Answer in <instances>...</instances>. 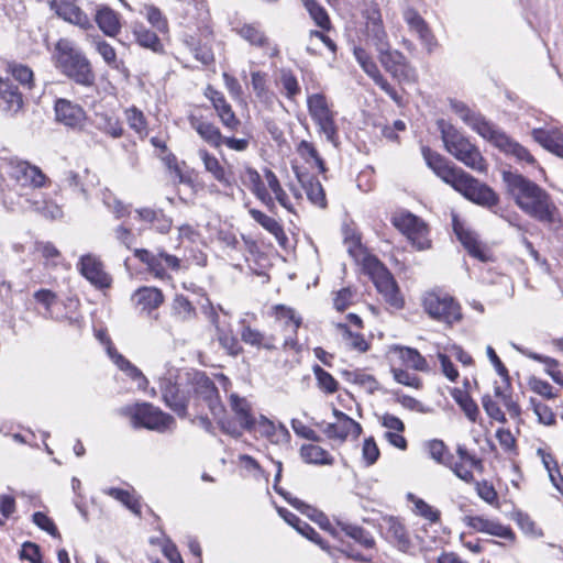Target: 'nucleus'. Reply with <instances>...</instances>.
I'll return each mask as SVG.
<instances>
[{"label":"nucleus","mask_w":563,"mask_h":563,"mask_svg":"<svg viewBox=\"0 0 563 563\" xmlns=\"http://www.w3.org/2000/svg\"><path fill=\"white\" fill-rule=\"evenodd\" d=\"M503 180L508 195L530 218L558 230L562 225L560 210L550 194L521 174L505 170Z\"/></svg>","instance_id":"f257e3e1"},{"label":"nucleus","mask_w":563,"mask_h":563,"mask_svg":"<svg viewBox=\"0 0 563 563\" xmlns=\"http://www.w3.org/2000/svg\"><path fill=\"white\" fill-rule=\"evenodd\" d=\"M445 150L468 168L485 173L487 163L476 145L443 119L437 121Z\"/></svg>","instance_id":"f03ea898"},{"label":"nucleus","mask_w":563,"mask_h":563,"mask_svg":"<svg viewBox=\"0 0 563 563\" xmlns=\"http://www.w3.org/2000/svg\"><path fill=\"white\" fill-rule=\"evenodd\" d=\"M56 66L65 76L78 85L85 87L95 85L96 75L90 62L69 40L60 38L57 42Z\"/></svg>","instance_id":"7ed1b4c3"},{"label":"nucleus","mask_w":563,"mask_h":563,"mask_svg":"<svg viewBox=\"0 0 563 563\" xmlns=\"http://www.w3.org/2000/svg\"><path fill=\"white\" fill-rule=\"evenodd\" d=\"M120 413L129 417L135 429L145 428L148 430L165 432L175 427V419L169 413L162 411L150 402H137L120 409Z\"/></svg>","instance_id":"20e7f679"},{"label":"nucleus","mask_w":563,"mask_h":563,"mask_svg":"<svg viewBox=\"0 0 563 563\" xmlns=\"http://www.w3.org/2000/svg\"><path fill=\"white\" fill-rule=\"evenodd\" d=\"M187 386L190 388L191 402L196 409L203 402L212 416L220 417L223 413L224 407L220 400L218 388L205 372H187Z\"/></svg>","instance_id":"39448f33"},{"label":"nucleus","mask_w":563,"mask_h":563,"mask_svg":"<svg viewBox=\"0 0 563 563\" xmlns=\"http://www.w3.org/2000/svg\"><path fill=\"white\" fill-rule=\"evenodd\" d=\"M450 186L473 203L496 213L495 208L499 203L498 194L465 170L462 169Z\"/></svg>","instance_id":"423d86ee"},{"label":"nucleus","mask_w":563,"mask_h":563,"mask_svg":"<svg viewBox=\"0 0 563 563\" xmlns=\"http://www.w3.org/2000/svg\"><path fill=\"white\" fill-rule=\"evenodd\" d=\"M159 389L165 405L178 417L185 418L191 402L190 388L187 386V372L177 380H173L170 376L161 378Z\"/></svg>","instance_id":"0eeeda50"},{"label":"nucleus","mask_w":563,"mask_h":563,"mask_svg":"<svg viewBox=\"0 0 563 563\" xmlns=\"http://www.w3.org/2000/svg\"><path fill=\"white\" fill-rule=\"evenodd\" d=\"M307 107L311 119L319 128V132L324 134L330 143L336 145L339 136L334 121L335 113L330 108L325 96L322 93L309 96Z\"/></svg>","instance_id":"6e6552de"},{"label":"nucleus","mask_w":563,"mask_h":563,"mask_svg":"<svg viewBox=\"0 0 563 563\" xmlns=\"http://www.w3.org/2000/svg\"><path fill=\"white\" fill-rule=\"evenodd\" d=\"M366 267L376 289L384 297L386 302L394 308H402L404 300L400 296L399 288L388 269L376 258H368Z\"/></svg>","instance_id":"1a4fd4ad"},{"label":"nucleus","mask_w":563,"mask_h":563,"mask_svg":"<svg viewBox=\"0 0 563 563\" xmlns=\"http://www.w3.org/2000/svg\"><path fill=\"white\" fill-rule=\"evenodd\" d=\"M423 308L426 312L434 320L449 324L462 319L461 307L448 294L431 291L423 297Z\"/></svg>","instance_id":"9d476101"},{"label":"nucleus","mask_w":563,"mask_h":563,"mask_svg":"<svg viewBox=\"0 0 563 563\" xmlns=\"http://www.w3.org/2000/svg\"><path fill=\"white\" fill-rule=\"evenodd\" d=\"M8 176L21 196L27 195L29 189L43 187L47 180L38 167L22 161L10 162Z\"/></svg>","instance_id":"9b49d317"},{"label":"nucleus","mask_w":563,"mask_h":563,"mask_svg":"<svg viewBox=\"0 0 563 563\" xmlns=\"http://www.w3.org/2000/svg\"><path fill=\"white\" fill-rule=\"evenodd\" d=\"M394 225L399 229L411 241L418 251L430 249L431 241L428 238L427 224L410 212L400 213L393 218Z\"/></svg>","instance_id":"f8f14e48"},{"label":"nucleus","mask_w":563,"mask_h":563,"mask_svg":"<svg viewBox=\"0 0 563 563\" xmlns=\"http://www.w3.org/2000/svg\"><path fill=\"white\" fill-rule=\"evenodd\" d=\"M378 58L384 69L394 78L400 81L415 79V69L410 66L406 56L397 49H391L390 45L387 49L378 52Z\"/></svg>","instance_id":"ddd939ff"},{"label":"nucleus","mask_w":563,"mask_h":563,"mask_svg":"<svg viewBox=\"0 0 563 563\" xmlns=\"http://www.w3.org/2000/svg\"><path fill=\"white\" fill-rule=\"evenodd\" d=\"M55 119L68 129L81 131L85 126L87 114L84 108L68 99L58 98L54 103Z\"/></svg>","instance_id":"4468645a"},{"label":"nucleus","mask_w":563,"mask_h":563,"mask_svg":"<svg viewBox=\"0 0 563 563\" xmlns=\"http://www.w3.org/2000/svg\"><path fill=\"white\" fill-rule=\"evenodd\" d=\"M486 140L505 154L514 156L519 163L537 166V161L533 155L525 146L512 140L499 128L495 126Z\"/></svg>","instance_id":"2eb2a0df"},{"label":"nucleus","mask_w":563,"mask_h":563,"mask_svg":"<svg viewBox=\"0 0 563 563\" xmlns=\"http://www.w3.org/2000/svg\"><path fill=\"white\" fill-rule=\"evenodd\" d=\"M333 416L336 418V422L327 423L322 430L329 439L343 442L349 437L357 439L361 435L362 426L354 419L336 408L333 409Z\"/></svg>","instance_id":"dca6fc26"},{"label":"nucleus","mask_w":563,"mask_h":563,"mask_svg":"<svg viewBox=\"0 0 563 563\" xmlns=\"http://www.w3.org/2000/svg\"><path fill=\"white\" fill-rule=\"evenodd\" d=\"M133 253L156 277L163 278L168 268L176 271L180 266L179 260L176 256L165 252L154 254L145 249H135Z\"/></svg>","instance_id":"f3484780"},{"label":"nucleus","mask_w":563,"mask_h":563,"mask_svg":"<svg viewBox=\"0 0 563 563\" xmlns=\"http://www.w3.org/2000/svg\"><path fill=\"white\" fill-rule=\"evenodd\" d=\"M24 98L18 85L10 78L0 77V112L14 117L23 110Z\"/></svg>","instance_id":"a211bd4d"},{"label":"nucleus","mask_w":563,"mask_h":563,"mask_svg":"<svg viewBox=\"0 0 563 563\" xmlns=\"http://www.w3.org/2000/svg\"><path fill=\"white\" fill-rule=\"evenodd\" d=\"M453 230L459 241L467 250L468 254L481 262H488L492 260V254L487 247L478 240V236L472 230L465 228V225L453 218Z\"/></svg>","instance_id":"6ab92c4d"},{"label":"nucleus","mask_w":563,"mask_h":563,"mask_svg":"<svg viewBox=\"0 0 563 563\" xmlns=\"http://www.w3.org/2000/svg\"><path fill=\"white\" fill-rule=\"evenodd\" d=\"M78 269L95 287L103 289L111 286L112 278L104 272L103 264L98 257L91 254L81 256Z\"/></svg>","instance_id":"aec40b11"},{"label":"nucleus","mask_w":563,"mask_h":563,"mask_svg":"<svg viewBox=\"0 0 563 563\" xmlns=\"http://www.w3.org/2000/svg\"><path fill=\"white\" fill-rule=\"evenodd\" d=\"M421 153L428 167L448 185H451L462 170V168L451 165L444 156L432 151L429 146H422Z\"/></svg>","instance_id":"412c9836"},{"label":"nucleus","mask_w":563,"mask_h":563,"mask_svg":"<svg viewBox=\"0 0 563 563\" xmlns=\"http://www.w3.org/2000/svg\"><path fill=\"white\" fill-rule=\"evenodd\" d=\"M404 19L409 25L410 31L418 36L427 52L429 54L433 53L438 47V41L423 18L416 10L408 9L404 13Z\"/></svg>","instance_id":"4be33fe9"},{"label":"nucleus","mask_w":563,"mask_h":563,"mask_svg":"<svg viewBox=\"0 0 563 563\" xmlns=\"http://www.w3.org/2000/svg\"><path fill=\"white\" fill-rule=\"evenodd\" d=\"M205 96L212 102L221 123L231 131L238 130L241 122L236 118L232 107L225 100L223 93L214 89L212 86H208Z\"/></svg>","instance_id":"5701e85b"},{"label":"nucleus","mask_w":563,"mask_h":563,"mask_svg":"<svg viewBox=\"0 0 563 563\" xmlns=\"http://www.w3.org/2000/svg\"><path fill=\"white\" fill-rule=\"evenodd\" d=\"M464 522L467 527L477 532L488 533L505 540L514 541L515 533L510 527L504 526L497 520H492L483 516H466Z\"/></svg>","instance_id":"b1692460"},{"label":"nucleus","mask_w":563,"mask_h":563,"mask_svg":"<svg viewBox=\"0 0 563 563\" xmlns=\"http://www.w3.org/2000/svg\"><path fill=\"white\" fill-rule=\"evenodd\" d=\"M451 108L467 125H470L485 140L490 135L496 126L492 122L487 121L483 115L473 112L463 102L452 101Z\"/></svg>","instance_id":"393cba45"},{"label":"nucleus","mask_w":563,"mask_h":563,"mask_svg":"<svg viewBox=\"0 0 563 563\" xmlns=\"http://www.w3.org/2000/svg\"><path fill=\"white\" fill-rule=\"evenodd\" d=\"M367 21L365 25L366 40L368 43L373 44L377 52L382 49H387L389 46V42L387 40V34L383 26V21L380 18V13L378 10H368L367 11Z\"/></svg>","instance_id":"a878e982"},{"label":"nucleus","mask_w":563,"mask_h":563,"mask_svg":"<svg viewBox=\"0 0 563 563\" xmlns=\"http://www.w3.org/2000/svg\"><path fill=\"white\" fill-rule=\"evenodd\" d=\"M233 31L243 40L249 42L252 46L269 48V55L272 57L278 55V47L276 45L271 46L269 38L266 36L265 32L261 29L258 23H244L241 26L234 27Z\"/></svg>","instance_id":"bb28decb"},{"label":"nucleus","mask_w":563,"mask_h":563,"mask_svg":"<svg viewBox=\"0 0 563 563\" xmlns=\"http://www.w3.org/2000/svg\"><path fill=\"white\" fill-rule=\"evenodd\" d=\"M531 135L543 148L563 158V133L561 131L536 128L531 131Z\"/></svg>","instance_id":"cd10ccee"},{"label":"nucleus","mask_w":563,"mask_h":563,"mask_svg":"<svg viewBox=\"0 0 563 563\" xmlns=\"http://www.w3.org/2000/svg\"><path fill=\"white\" fill-rule=\"evenodd\" d=\"M57 14L65 21L82 29L90 25L88 16L75 4V0H54Z\"/></svg>","instance_id":"c85d7f7f"},{"label":"nucleus","mask_w":563,"mask_h":563,"mask_svg":"<svg viewBox=\"0 0 563 563\" xmlns=\"http://www.w3.org/2000/svg\"><path fill=\"white\" fill-rule=\"evenodd\" d=\"M230 406L239 424L245 431L252 432L255 424V416L252 413L250 402L245 398H241L235 394L230 396Z\"/></svg>","instance_id":"c756f323"},{"label":"nucleus","mask_w":563,"mask_h":563,"mask_svg":"<svg viewBox=\"0 0 563 563\" xmlns=\"http://www.w3.org/2000/svg\"><path fill=\"white\" fill-rule=\"evenodd\" d=\"M189 123L200 137L211 146L219 147L223 143L224 136H222L219 128L213 123L195 115L189 118Z\"/></svg>","instance_id":"7c9ffc66"},{"label":"nucleus","mask_w":563,"mask_h":563,"mask_svg":"<svg viewBox=\"0 0 563 563\" xmlns=\"http://www.w3.org/2000/svg\"><path fill=\"white\" fill-rule=\"evenodd\" d=\"M135 212L140 221L150 223L159 233H168L172 229L173 221L162 209L140 208Z\"/></svg>","instance_id":"2f4dec72"},{"label":"nucleus","mask_w":563,"mask_h":563,"mask_svg":"<svg viewBox=\"0 0 563 563\" xmlns=\"http://www.w3.org/2000/svg\"><path fill=\"white\" fill-rule=\"evenodd\" d=\"M108 354L113 363L126 374L132 380L137 384L140 389H145L148 380L144 376V374L135 365H133L129 360H126L123 355H121L114 347H108Z\"/></svg>","instance_id":"473e14b6"},{"label":"nucleus","mask_w":563,"mask_h":563,"mask_svg":"<svg viewBox=\"0 0 563 563\" xmlns=\"http://www.w3.org/2000/svg\"><path fill=\"white\" fill-rule=\"evenodd\" d=\"M241 340L249 345L255 346L257 349L265 350H274L275 349V338L273 335H265L263 332L251 328L246 323L245 320L241 322Z\"/></svg>","instance_id":"72a5a7b5"},{"label":"nucleus","mask_w":563,"mask_h":563,"mask_svg":"<svg viewBox=\"0 0 563 563\" xmlns=\"http://www.w3.org/2000/svg\"><path fill=\"white\" fill-rule=\"evenodd\" d=\"M249 213L254 221H256L262 228L275 236L280 246H286L288 238L282 224L277 220L253 208L249 210Z\"/></svg>","instance_id":"f704fd0d"},{"label":"nucleus","mask_w":563,"mask_h":563,"mask_svg":"<svg viewBox=\"0 0 563 563\" xmlns=\"http://www.w3.org/2000/svg\"><path fill=\"white\" fill-rule=\"evenodd\" d=\"M95 20L100 30L108 36H115L121 30L119 14L107 5L97 10Z\"/></svg>","instance_id":"c9c22d12"},{"label":"nucleus","mask_w":563,"mask_h":563,"mask_svg":"<svg viewBox=\"0 0 563 563\" xmlns=\"http://www.w3.org/2000/svg\"><path fill=\"white\" fill-rule=\"evenodd\" d=\"M181 42L202 65L208 66L214 62V55L211 47L207 44H201L195 35L185 33L181 37Z\"/></svg>","instance_id":"e433bc0d"},{"label":"nucleus","mask_w":563,"mask_h":563,"mask_svg":"<svg viewBox=\"0 0 563 563\" xmlns=\"http://www.w3.org/2000/svg\"><path fill=\"white\" fill-rule=\"evenodd\" d=\"M142 310L151 313L164 302V295L161 289L155 287L139 288L133 296Z\"/></svg>","instance_id":"4c0bfd02"},{"label":"nucleus","mask_w":563,"mask_h":563,"mask_svg":"<svg viewBox=\"0 0 563 563\" xmlns=\"http://www.w3.org/2000/svg\"><path fill=\"white\" fill-rule=\"evenodd\" d=\"M278 512L285 521L294 527L300 534L323 548L319 533L309 523L301 520L298 516L286 508H279Z\"/></svg>","instance_id":"58836bf2"},{"label":"nucleus","mask_w":563,"mask_h":563,"mask_svg":"<svg viewBox=\"0 0 563 563\" xmlns=\"http://www.w3.org/2000/svg\"><path fill=\"white\" fill-rule=\"evenodd\" d=\"M276 492L282 495L292 507L299 510L301 514L308 516L310 519L318 522L321 527L327 528L330 526L328 518L316 509L314 507L303 503L302 500L291 497L289 493L284 492L283 489H276Z\"/></svg>","instance_id":"ea45409f"},{"label":"nucleus","mask_w":563,"mask_h":563,"mask_svg":"<svg viewBox=\"0 0 563 563\" xmlns=\"http://www.w3.org/2000/svg\"><path fill=\"white\" fill-rule=\"evenodd\" d=\"M297 178L301 183L308 199L316 206L325 207V194L320 181L312 176L300 175L297 173Z\"/></svg>","instance_id":"a19ab883"},{"label":"nucleus","mask_w":563,"mask_h":563,"mask_svg":"<svg viewBox=\"0 0 563 563\" xmlns=\"http://www.w3.org/2000/svg\"><path fill=\"white\" fill-rule=\"evenodd\" d=\"M300 456L308 464L332 465L334 463L333 456L317 444H303L300 448Z\"/></svg>","instance_id":"79ce46f5"},{"label":"nucleus","mask_w":563,"mask_h":563,"mask_svg":"<svg viewBox=\"0 0 563 563\" xmlns=\"http://www.w3.org/2000/svg\"><path fill=\"white\" fill-rule=\"evenodd\" d=\"M199 156L203 162L206 170L210 173L216 180L225 186L231 185L229 174L216 156L211 155L207 150H199Z\"/></svg>","instance_id":"37998d69"},{"label":"nucleus","mask_w":563,"mask_h":563,"mask_svg":"<svg viewBox=\"0 0 563 563\" xmlns=\"http://www.w3.org/2000/svg\"><path fill=\"white\" fill-rule=\"evenodd\" d=\"M212 323L216 325V335L220 345L232 356H236L242 352V346L238 338L230 330H225L218 325V316H212Z\"/></svg>","instance_id":"c03bdc74"},{"label":"nucleus","mask_w":563,"mask_h":563,"mask_svg":"<svg viewBox=\"0 0 563 563\" xmlns=\"http://www.w3.org/2000/svg\"><path fill=\"white\" fill-rule=\"evenodd\" d=\"M394 351L398 354V357L406 366L420 372L429 371L427 360L416 349L396 346Z\"/></svg>","instance_id":"a18cd8bd"},{"label":"nucleus","mask_w":563,"mask_h":563,"mask_svg":"<svg viewBox=\"0 0 563 563\" xmlns=\"http://www.w3.org/2000/svg\"><path fill=\"white\" fill-rule=\"evenodd\" d=\"M133 34L142 47L150 48L155 53L163 52L164 46L157 34L146 29L143 24H136L133 29Z\"/></svg>","instance_id":"49530a36"},{"label":"nucleus","mask_w":563,"mask_h":563,"mask_svg":"<svg viewBox=\"0 0 563 563\" xmlns=\"http://www.w3.org/2000/svg\"><path fill=\"white\" fill-rule=\"evenodd\" d=\"M338 527L347 537L354 539L358 544L363 545L364 548L369 549L374 547V538L364 528L344 521H338Z\"/></svg>","instance_id":"de8ad7c7"},{"label":"nucleus","mask_w":563,"mask_h":563,"mask_svg":"<svg viewBox=\"0 0 563 563\" xmlns=\"http://www.w3.org/2000/svg\"><path fill=\"white\" fill-rule=\"evenodd\" d=\"M96 126L113 139H119L123 135V128L119 119L107 113L96 114Z\"/></svg>","instance_id":"09e8293b"},{"label":"nucleus","mask_w":563,"mask_h":563,"mask_svg":"<svg viewBox=\"0 0 563 563\" xmlns=\"http://www.w3.org/2000/svg\"><path fill=\"white\" fill-rule=\"evenodd\" d=\"M453 399L464 411L465 416L473 422H475L479 416V409L477 404L472 397L464 390L454 389L452 393Z\"/></svg>","instance_id":"8fccbe9b"},{"label":"nucleus","mask_w":563,"mask_h":563,"mask_svg":"<svg viewBox=\"0 0 563 563\" xmlns=\"http://www.w3.org/2000/svg\"><path fill=\"white\" fill-rule=\"evenodd\" d=\"M104 494L111 496L112 498L122 503L126 508H129L132 512L140 516L141 515V504L139 498L130 493L129 490L110 487L104 490Z\"/></svg>","instance_id":"3c124183"},{"label":"nucleus","mask_w":563,"mask_h":563,"mask_svg":"<svg viewBox=\"0 0 563 563\" xmlns=\"http://www.w3.org/2000/svg\"><path fill=\"white\" fill-rule=\"evenodd\" d=\"M141 14H143L148 23L158 32H168L167 19L157 7L153 4H145L141 10Z\"/></svg>","instance_id":"603ef678"},{"label":"nucleus","mask_w":563,"mask_h":563,"mask_svg":"<svg viewBox=\"0 0 563 563\" xmlns=\"http://www.w3.org/2000/svg\"><path fill=\"white\" fill-rule=\"evenodd\" d=\"M427 446L430 457L433 459L437 463L444 466L451 465V461L454 456L449 451L443 441L435 439L429 441Z\"/></svg>","instance_id":"864d4df0"},{"label":"nucleus","mask_w":563,"mask_h":563,"mask_svg":"<svg viewBox=\"0 0 563 563\" xmlns=\"http://www.w3.org/2000/svg\"><path fill=\"white\" fill-rule=\"evenodd\" d=\"M8 73L24 88L32 89L34 85V74L30 67L22 64L12 63L8 65Z\"/></svg>","instance_id":"5fc2aeb1"},{"label":"nucleus","mask_w":563,"mask_h":563,"mask_svg":"<svg viewBox=\"0 0 563 563\" xmlns=\"http://www.w3.org/2000/svg\"><path fill=\"white\" fill-rule=\"evenodd\" d=\"M265 178L267 180L268 187L275 195V198L279 202V205L290 211L291 210L290 200H289L286 191L280 186V183H279L277 176L271 169H265Z\"/></svg>","instance_id":"6e6d98bb"},{"label":"nucleus","mask_w":563,"mask_h":563,"mask_svg":"<svg viewBox=\"0 0 563 563\" xmlns=\"http://www.w3.org/2000/svg\"><path fill=\"white\" fill-rule=\"evenodd\" d=\"M302 3L318 26L323 30L330 29V19L324 8L316 0H302Z\"/></svg>","instance_id":"4d7b16f0"},{"label":"nucleus","mask_w":563,"mask_h":563,"mask_svg":"<svg viewBox=\"0 0 563 563\" xmlns=\"http://www.w3.org/2000/svg\"><path fill=\"white\" fill-rule=\"evenodd\" d=\"M313 374L317 379L318 387L325 394H334L339 389V383L334 377L324 371L320 365L313 366Z\"/></svg>","instance_id":"13d9d810"},{"label":"nucleus","mask_w":563,"mask_h":563,"mask_svg":"<svg viewBox=\"0 0 563 563\" xmlns=\"http://www.w3.org/2000/svg\"><path fill=\"white\" fill-rule=\"evenodd\" d=\"M125 119L129 126L134 130L137 134H146L147 124L145 117L141 110L135 107H131L125 110Z\"/></svg>","instance_id":"bf43d9fd"},{"label":"nucleus","mask_w":563,"mask_h":563,"mask_svg":"<svg viewBox=\"0 0 563 563\" xmlns=\"http://www.w3.org/2000/svg\"><path fill=\"white\" fill-rule=\"evenodd\" d=\"M279 82L288 99H294L300 93V87L294 73L289 69H282Z\"/></svg>","instance_id":"052dcab7"},{"label":"nucleus","mask_w":563,"mask_h":563,"mask_svg":"<svg viewBox=\"0 0 563 563\" xmlns=\"http://www.w3.org/2000/svg\"><path fill=\"white\" fill-rule=\"evenodd\" d=\"M297 152L307 162L312 159L320 169V172L325 170L324 162L318 154V151L316 150L312 143L305 140L301 141L297 146Z\"/></svg>","instance_id":"680f3d73"},{"label":"nucleus","mask_w":563,"mask_h":563,"mask_svg":"<svg viewBox=\"0 0 563 563\" xmlns=\"http://www.w3.org/2000/svg\"><path fill=\"white\" fill-rule=\"evenodd\" d=\"M242 181L245 186H247L251 191L257 196L262 192V190H265L266 187L264 183L262 181L261 175L258 172L252 167L245 168L243 175H242Z\"/></svg>","instance_id":"e2e57ef3"},{"label":"nucleus","mask_w":563,"mask_h":563,"mask_svg":"<svg viewBox=\"0 0 563 563\" xmlns=\"http://www.w3.org/2000/svg\"><path fill=\"white\" fill-rule=\"evenodd\" d=\"M275 316L278 320H284L286 325L291 328L294 333L297 332L301 324V318L296 316V312L291 308L285 306L275 307Z\"/></svg>","instance_id":"0e129e2a"},{"label":"nucleus","mask_w":563,"mask_h":563,"mask_svg":"<svg viewBox=\"0 0 563 563\" xmlns=\"http://www.w3.org/2000/svg\"><path fill=\"white\" fill-rule=\"evenodd\" d=\"M95 44L97 52L102 56L107 65H109L112 68L119 69L122 63L118 62L114 48L103 40H98L95 42Z\"/></svg>","instance_id":"69168bd1"},{"label":"nucleus","mask_w":563,"mask_h":563,"mask_svg":"<svg viewBox=\"0 0 563 563\" xmlns=\"http://www.w3.org/2000/svg\"><path fill=\"white\" fill-rule=\"evenodd\" d=\"M388 534L389 537L397 543V545L401 549H406L409 547L410 541L407 536L405 527L398 521L391 519L389 520Z\"/></svg>","instance_id":"338daca9"},{"label":"nucleus","mask_w":563,"mask_h":563,"mask_svg":"<svg viewBox=\"0 0 563 563\" xmlns=\"http://www.w3.org/2000/svg\"><path fill=\"white\" fill-rule=\"evenodd\" d=\"M354 56L362 69L372 78L379 69L368 53L362 47L354 48Z\"/></svg>","instance_id":"774afa93"}]
</instances>
